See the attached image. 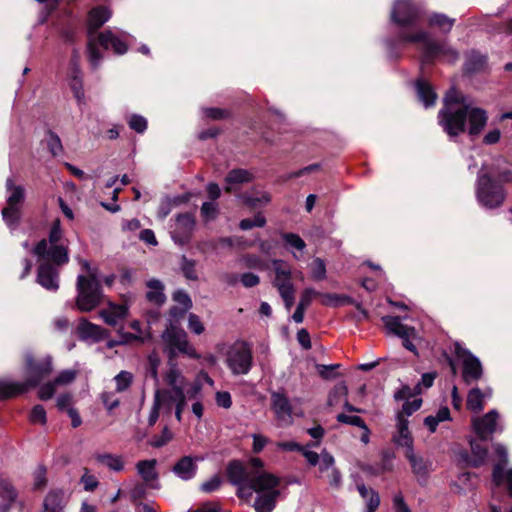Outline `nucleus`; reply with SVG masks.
<instances>
[{
	"label": "nucleus",
	"instance_id": "bb28decb",
	"mask_svg": "<svg viewBox=\"0 0 512 512\" xmlns=\"http://www.w3.org/2000/svg\"><path fill=\"white\" fill-rule=\"evenodd\" d=\"M127 312L128 308L126 305L110 304L108 308L100 312V316L106 324L115 326L126 317Z\"/></svg>",
	"mask_w": 512,
	"mask_h": 512
},
{
	"label": "nucleus",
	"instance_id": "58836bf2",
	"mask_svg": "<svg viewBox=\"0 0 512 512\" xmlns=\"http://www.w3.org/2000/svg\"><path fill=\"white\" fill-rule=\"evenodd\" d=\"M357 489L363 499L367 501V512H374L380 504L379 495L371 488L360 484Z\"/></svg>",
	"mask_w": 512,
	"mask_h": 512
},
{
	"label": "nucleus",
	"instance_id": "49530a36",
	"mask_svg": "<svg viewBox=\"0 0 512 512\" xmlns=\"http://www.w3.org/2000/svg\"><path fill=\"white\" fill-rule=\"evenodd\" d=\"M454 22L455 20L453 18H449L445 14H433L429 18V24L431 26H437L444 32L450 31Z\"/></svg>",
	"mask_w": 512,
	"mask_h": 512
},
{
	"label": "nucleus",
	"instance_id": "c756f323",
	"mask_svg": "<svg viewBox=\"0 0 512 512\" xmlns=\"http://www.w3.org/2000/svg\"><path fill=\"white\" fill-rule=\"evenodd\" d=\"M44 512H63L65 495L62 490L50 491L44 499Z\"/></svg>",
	"mask_w": 512,
	"mask_h": 512
},
{
	"label": "nucleus",
	"instance_id": "c03bdc74",
	"mask_svg": "<svg viewBox=\"0 0 512 512\" xmlns=\"http://www.w3.org/2000/svg\"><path fill=\"white\" fill-rule=\"evenodd\" d=\"M322 298V304L326 306H341L344 304H352L353 300L345 295H339L334 293H326L319 295Z\"/></svg>",
	"mask_w": 512,
	"mask_h": 512
},
{
	"label": "nucleus",
	"instance_id": "412c9836",
	"mask_svg": "<svg viewBox=\"0 0 512 512\" xmlns=\"http://www.w3.org/2000/svg\"><path fill=\"white\" fill-rule=\"evenodd\" d=\"M165 380L167 385L171 387V389H168L169 391L176 394L185 393L187 381L174 360H169V370L166 373Z\"/></svg>",
	"mask_w": 512,
	"mask_h": 512
},
{
	"label": "nucleus",
	"instance_id": "ddd939ff",
	"mask_svg": "<svg viewBox=\"0 0 512 512\" xmlns=\"http://www.w3.org/2000/svg\"><path fill=\"white\" fill-rule=\"evenodd\" d=\"M271 409L279 426L285 427L293 423L292 405L283 390L271 393Z\"/></svg>",
	"mask_w": 512,
	"mask_h": 512
},
{
	"label": "nucleus",
	"instance_id": "774afa93",
	"mask_svg": "<svg viewBox=\"0 0 512 512\" xmlns=\"http://www.w3.org/2000/svg\"><path fill=\"white\" fill-rule=\"evenodd\" d=\"M222 484V479L218 475H214L206 482L202 483L201 490L205 493H211L220 488Z\"/></svg>",
	"mask_w": 512,
	"mask_h": 512
},
{
	"label": "nucleus",
	"instance_id": "423d86ee",
	"mask_svg": "<svg viewBox=\"0 0 512 512\" xmlns=\"http://www.w3.org/2000/svg\"><path fill=\"white\" fill-rule=\"evenodd\" d=\"M272 266L275 273L272 285L277 289L286 310L290 311L295 300V286L292 282L291 266L280 259L273 260Z\"/></svg>",
	"mask_w": 512,
	"mask_h": 512
},
{
	"label": "nucleus",
	"instance_id": "9b49d317",
	"mask_svg": "<svg viewBox=\"0 0 512 512\" xmlns=\"http://www.w3.org/2000/svg\"><path fill=\"white\" fill-rule=\"evenodd\" d=\"M455 354L462 362V378L466 384L469 385L482 377V365L476 356L462 347L459 343H455Z\"/></svg>",
	"mask_w": 512,
	"mask_h": 512
},
{
	"label": "nucleus",
	"instance_id": "de8ad7c7",
	"mask_svg": "<svg viewBox=\"0 0 512 512\" xmlns=\"http://www.w3.org/2000/svg\"><path fill=\"white\" fill-rule=\"evenodd\" d=\"M116 392L121 393L126 391L133 382V374L129 371H121L115 377Z\"/></svg>",
	"mask_w": 512,
	"mask_h": 512
},
{
	"label": "nucleus",
	"instance_id": "f257e3e1",
	"mask_svg": "<svg viewBox=\"0 0 512 512\" xmlns=\"http://www.w3.org/2000/svg\"><path fill=\"white\" fill-rule=\"evenodd\" d=\"M259 458H252L245 466L240 461H232L227 467L229 481L238 487L239 497L250 496L254 491L256 512H272L280 497V479L265 471Z\"/></svg>",
	"mask_w": 512,
	"mask_h": 512
},
{
	"label": "nucleus",
	"instance_id": "864d4df0",
	"mask_svg": "<svg viewBox=\"0 0 512 512\" xmlns=\"http://www.w3.org/2000/svg\"><path fill=\"white\" fill-rule=\"evenodd\" d=\"M47 146L53 156H57L62 153V143L59 136L51 131L48 132L46 138Z\"/></svg>",
	"mask_w": 512,
	"mask_h": 512
},
{
	"label": "nucleus",
	"instance_id": "9d476101",
	"mask_svg": "<svg viewBox=\"0 0 512 512\" xmlns=\"http://www.w3.org/2000/svg\"><path fill=\"white\" fill-rule=\"evenodd\" d=\"M33 253L43 263H50L55 267H60L69 262V246L68 245H48L46 239H42L33 249Z\"/></svg>",
	"mask_w": 512,
	"mask_h": 512
},
{
	"label": "nucleus",
	"instance_id": "6e6d98bb",
	"mask_svg": "<svg viewBox=\"0 0 512 512\" xmlns=\"http://www.w3.org/2000/svg\"><path fill=\"white\" fill-rule=\"evenodd\" d=\"M422 404V399L415 398L412 401H405L402 406V410L397 413V415H403L404 418L408 419L410 415H412L415 411H417Z\"/></svg>",
	"mask_w": 512,
	"mask_h": 512
},
{
	"label": "nucleus",
	"instance_id": "1a4fd4ad",
	"mask_svg": "<svg viewBox=\"0 0 512 512\" xmlns=\"http://www.w3.org/2000/svg\"><path fill=\"white\" fill-rule=\"evenodd\" d=\"M226 363L234 375H245L252 367V352L245 342L235 343L227 353Z\"/></svg>",
	"mask_w": 512,
	"mask_h": 512
},
{
	"label": "nucleus",
	"instance_id": "c9c22d12",
	"mask_svg": "<svg viewBox=\"0 0 512 512\" xmlns=\"http://www.w3.org/2000/svg\"><path fill=\"white\" fill-rule=\"evenodd\" d=\"M404 454L408 459L415 476L418 478H425L429 471L427 462L422 457L416 456L414 449L404 451Z\"/></svg>",
	"mask_w": 512,
	"mask_h": 512
},
{
	"label": "nucleus",
	"instance_id": "13d9d810",
	"mask_svg": "<svg viewBox=\"0 0 512 512\" xmlns=\"http://www.w3.org/2000/svg\"><path fill=\"white\" fill-rule=\"evenodd\" d=\"M320 293L313 288H306L302 291L298 305L307 309L314 298L318 297Z\"/></svg>",
	"mask_w": 512,
	"mask_h": 512
},
{
	"label": "nucleus",
	"instance_id": "5fc2aeb1",
	"mask_svg": "<svg viewBox=\"0 0 512 512\" xmlns=\"http://www.w3.org/2000/svg\"><path fill=\"white\" fill-rule=\"evenodd\" d=\"M317 465H319V472L321 475L328 473L335 466L334 457L327 451H322L321 459Z\"/></svg>",
	"mask_w": 512,
	"mask_h": 512
},
{
	"label": "nucleus",
	"instance_id": "a878e982",
	"mask_svg": "<svg viewBox=\"0 0 512 512\" xmlns=\"http://www.w3.org/2000/svg\"><path fill=\"white\" fill-rule=\"evenodd\" d=\"M5 187L7 193V205L20 208V205L25 200V188L22 185L16 184L12 177H8L6 179Z\"/></svg>",
	"mask_w": 512,
	"mask_h": 512
},
{
	"label": "nucleus",
	"instance_id": "cd10ccee",
	"mask_svg": "<svg viewBox=\"0 0 512 512\" xmlns=\"http://www.w3.org/2000/svg\"><path fill=\"white\" fill-rule=\"evenodd\" d=\"M26 381L16 382L11 380H0V399H8L26 392L29 389Z\"/></svg>",
	"mask_w": 512,
	"mask_h": 512
},
{
	"label": "nucleus",
	"instance_id": "473e14b6",
	"mask_svg": "<svg viewBox=\"0 0 512 512\" xmlns=\"http://www.w3.org/2000/svg\"><path fill=\"white\" fill-rule=\"evenodd\" d=\"M147 288L148 291L146 293V298L150 303L155 305H162L165 302L166 296L163 292L164 286L159 280H149L147 282Z\"/></svg>",
	"mask_w": 512,
	"mask_h": 512
},
{
	"label": "nucleus",
	"instance_id": "7c9ffc66",
	"mask_svg": "<svg viewBox=\"0 0 512 512\" xmlns=\"http://www.w3.org/2000/svg\"><path fill=\"white\" fill-rule=\"evenodd\" d=\"M175 395L176 393L168 389L157 390L154 394L153 404L162 410L163 413L171 414L175 404Z\"/></svg>",
	"mask_w": 512,
	"mask_h": 512
},
{
	"label": "nucleus",
	"instance_id": "f03ea898",
	"mask_svg": "<svg viewBox=\"0 0 512 512\" xmlns=\"http://www.w3.org/2000/svg\"><path fill=\"white\" fill-rule=\"evenodd\" d=\"M467 120L469 135L477 136L488 117L485 110L472 107L459 91L451 88L445 95L444 107L439 111V123L450 137H455L465 131Z\"/></svg>",
	"mask_w": 512,
	"mask_h": 512
},
{
	"label": "nucleus",
	"instance_id": "a18cd8bd",
	"mask_svg": "<svg viewBox=\"0 0 512 512\" xmlns=\"http://www.w3.org/2000/svg\"><path fill=\"white\" fill-rule=\"evenodd\" d=\"M241 262L245 267L250 269H258V270H267L269 268V264L267 261L263 260L257 255L254 254H246L242 256Z\"/></svg>",
	"mask_w": 512,
	"mask_h": 512
},
{
	"label": "nucleus",
	"instance_id": "0eeeda50",
	"mask_svg": "<svg viewBox=\"0 0 512 512\" xmlns=\"http://www.w3.org/2000/svg\"><path fill=\"white\" fill-rule=\"evenodd\" d=\"M476 197L482 206L494 209L503 204L506 193L503 186L496 183L487 173H479Z\"/></svg>",
	"mask_w": 512,
	"mask_h": 512
},
{
	"label": "nucleus",
	"instance_id": "09e8293b",
	"mask_svg": "<svg viewBox=\"0 0 512 512\" xmlns=\"http://www.w3.org/2000/svg\"><path fill=\"white\" fill-rule=\"evenodd\" d=\"M486 58L478 52L472 51L466 60L465 67L467 71L473 72L481 69L485 64Z\"/></svg>",
	"mask_w": 512,
	"mask_h": 512
},
{
	"label": "nucleus",
	"instance_id": "4d7b16f0",
	"mask_svg": "<svg viewBox=\"0 0 512 512\" xmlns=\"http://www.w3.org/2000/svg\"><path fill=\"white\" fill-rule=\"evenodd\" d=\"M77 376V371L67 369L62 371L53 381L56 386H64L72 383Z\"/></svg>",
	"mask_w": 512,
	"mask_h": 512
},
{
	"label": "nucleus",
	"instance_id": "338daca9",
	"mask_svg": "<svg viewBox=\"0 0 512 512\" xmlns=\"http://www.w3.org/2000/svg\"><path fill=\"white\" fill-rule=\"evenodd\" d=\"M129 126L138 133H143L147 128V120L140 115H132L129 119Z\"/></svg>",
	"mask_w": 512,
	"mask_h": 512
},
{
	"label": "nucleus",
	"instance_id": "37998d69",
	"mask_svg": "<svg viewBox=\"0 0 512 512\" xmlns=\"http://www.w3.org/2000/svg\"><path fill=\"white\" fill-rule=\"evenodd\" d=\"M48 245H68L69 242L63 236V231L61 229L60 220L56 219L49 232V237L47 239Z\"/></svg>",
	"mask_w": 512,
	"mask_h": 512
},
{
	"label": "nucleus",
	"instance_id": "a19ab883",
	"mask_svg": "<svg viewBox=\"0 0 512 512\" xmlns=\"http://www.w3.org/2000/svg\"><path fill=\"white\" fill-rule=\"evenodd\" d=\"M483 440H471L470 441V446H471V451H472V455H473V465L474 466H479L481 464H483L487 458V448L486 446L482 443Z\"/></svg>",
	"mask_w": 512,
	"mask_h": 512
},
{
	"label": "nucleus",
	"instance_id": "39448f33",
	"mask_svg": "<svg viewBox=\"0 0 512 512\" xmlns=\"http://www.w3.org/2000/svg\"><path fill=\"white\" fill-rule=\"evenodd\" d=\"M77 292L76 305L83 312L93 310L101 303L103 297L100 281L96 274L90 277L79 275L77 277Z\"/></svg>",
	"mask_w": 512,
	"mask_h": 512
},
{
	"label": "nucleus",
	"instance_id": "20e7f679",
	"mask_svg": "<svg viewBox=\"0 0 512 512\" xmlns=\"http://www.w3.org/2000/svg\"><path fill=\"white\" fill-rule=\"evenodd\" d=\"M401 41L423 43V62L429 63L436 58L444 59L447 62H455L458 59V53L444 43L432 41L429 34L419 30L415 33H401L399 36Z\"/></svg>",
	"mask_w": 512,
	"mask_h": 512
},
{
	"label": "nucleus",
	"instance_id": "8fccbe9b",
	"mask_svg": "<svg viewBox=\"0 0 512 512\" xmlns=\"http://www.w3.org/2000/svg\"><path fill=\"white\" fill-rule=\"evenodd\" d=\"M311 278L315 281H321L326 278V266L322 259L316 258L310 264Z\"/></svg>",
	"mask_w": 512,
	"mask_h": 512
},
{
	"label": "nucleus",
	"instance_id": "393cba45",
	"mask_svg": "<svg viewBox=\"0 0 512 512\" xmlns=\"http://www.w3.org/2000/svg\"><path fill=\"white\" fill-rule=\"evenodd\" d=\"M384 325L389 333L402 337H415L416 330L414 327H409L401 323L399 317L386 316L382 318Z\"/></svg>",
	"mask_w": 512,
	"mask_h": 512
},
{
	"label": "nucleus",
	"instance_id": "79ce46f5",
	"mask_svg": "<svg viewBox=\"0 0 512 512\" xmlns=\"http://www.w3.org/2000/svg\"><path fill=\"white\" fill-rule=\"evenodd\" d=\"M1 213L4 222L10 229L13 230L18 226L20 220L19 207L6 205V207L2 209Z\"/></svg>",
	"mask_w": 512,
	"mask_h": 512
},
{
	"label": "nucleus",
	"instance_id": "6ab92c4d",
	"mask_svg": "<svg viewBox=\"0 0 512 512\" xmlns=\"http://www.w3.org/2000/svg\"><path fill=\"white\" fill-rule=\"evenodd\" d=\"M71 69H70V88L74 93V97L77 99L78 103L84 102V91H83V83H82V73L79 68V55L76 51H74L71 59Z\"/></svg>",
	"mask_w": 512,
	"mask_h": 512
},
{
	"label": "nucleus",
	"instance_id": "5701e85b",
	"mask_svg": "<svg viewBox=\"0 0 512 512\" xmlns=\"http://www.w3.org/2000/svg\"><path fill=\"white\" fill-rule=\"evenodd\" d=\"M157 461L155 459L141 460L136 464V470L142 480L151 488H155L158 480L156 470Z\"/></svg>",
	"mask_w": 512,
	"mask_h": 512
},
{
	"label": "nucleus",
	"instance_id": "7ed1b4c3",
	"mask_svg": "<svg viewBox=\"0 0 512 512\" xmlns=\"http://www.w3.org/2000/svg\"><path fill=\"white\" fill-rule=\"evenodd\" d=\"M111 12L104 6L94 7L89 11L87 20V52L91 65L99 66L103 55L98 46L105 50L112 48L116 54L122 55L127 51V45L112 31L107 30L98 33L97 30L110 18Z\"/></svg>",
	"mask_w": 512,
	"mask_h": 512
},
{
	"label": "nucleus",
	"instance_id": "f8f14e48",
	"mask_svg": "<svg viewBox=\"0 0 512 512\" xmlns=\"http://www.w3.org/2000/svg\"><path fill=\"white\" fill-rule=\"evenodd\" d=\"M25 360L27 372V379L25 381L30 388L37 386L43 378L52 372V359L50 356L37 360L31 354H27Z\"/></svg>",
	"mask_w": 512,
	"mask_h": 512
},
{
	"label": "nucleus",
	"instance_id": "69168bd1",
	"mask_svg": "<svg viewBox=\"0 0 512 512\" xmlns=\"http://www.w3.org/2000/svg\"><path fill=\"white\" fill-rule=\"evenodd\" d=\"M30 421L34 424L46 423V411L42 405H35L30 413Z\"/></svg>",
	"mask_w": 512,
	"mask_h": 512
},
{
	"label": "nucleus",
	"instance_id": "c85d7f7f",
	"mask_svg": "<svg viewBox=\"0 0 512 512\" xmlns=\"http://www.w3.org/2000/svg\"><path fill=\"white\" fill-rule=\"evenodd\" d=\"M495 453L501 458V461L493 468L492 481L496 487H499L503 483V470L508 462V452L505 446L498 443L495 445Z\"/></svg>",
	"mask_w": 512,
	"mask_h": 512
},
{
	"label": "nucleus",
	"instance_id": "603ef678",
	"mask_svg": "<svg viewBox=\"0 0 512 512\" xmlns=\"http://www.w3.org/2000/svg\"><path fill=\"white\" fill-rule=\"evenodd\" d=\"M347 394V386L344 383L337 384L329 394L328 404L331 406L337 404L339 399L346 398Z\"/></svg>",
	"mask_w": 512,
	"mask_h": 512
},
{
	"label": "nucleus",
	"instance_id": "ea45409f",
	"mask_svg": "<svg viewBox=\"0 0 512 512\" xmlns=\"http://www.w3.org/2000/svg\"><path fill=\"white\" fill-rule=\"evenodd\" d=\"M450 419V411L447 407L440 408L435 416L430 415L424 419V425L429 429L431 433L436 431V428L440 422Z\"/></svg>",
	"mask_w": 512,
	"mask_h": 512
},
{
	"label": "nucleus",
	"instance_id": "e433bc0d",
	"mask_svg": "<svg viewBox=\"0 0 512 512\" xmlns=\"http://www.w3.org/2000/svg\"><path fill=\"white\" fill-rule=\"evenodd\" d=\"M95 459L98 463L108 467L110 470L115 472H120L124 468L122 457L118 455L110 453L97 454Z\"/></svg>",
	"mask_w": 512,
	"mask_h": 512
},
{
	"label": "nucleus",
	"instance_id": "6e6552de",
	"mask_svg": "<svg viewBox=\"0 0 512 512\" xmlns=\"http://www.w3.org/2000/svg\"><path fill=\"white\" fill-rule=\"evenodd\" d=\"M162 339L169 360H174L178 352L186 354L191 358L199 357L195 349L189 345L186 332L174 324H170L166 328L162 333Z\"/></svg>",
	"mask_w": 512,
	"mask_h": 512
},
{
	"label": "nucleus",
	"instance_id": "4be33fe9",
	"mask_svg": "<svg viewBox=\"0 0 512 512\" xmlns=\"http://www.w3.org/2000/svg\"><path fill=\"white\" fill-rule=\"evenodd\" d=\"M198 457L183 456L173 466L172 471L182 480L192 479L197 471Z\"/></svg>",
	"mask_w": 512,
	"mask_h": 512
},
{
	"label": "nucleus",
	"instance_id": "680f3d73",
	"mask_svg": "<svg viewBox=\"0 0 512 512\" xmlns=\"http://www.w3.org/2000/svg\"><path fill=\"white\" fill-rule=\"evenodd\" d=\"M218 214L217 204L214 202H204L201 206V215L202 217L209 221L216 218Z\"/></svg>",
	"mask_w": 512,
	"mask_h": 512
},
{
	"label": "nucleus",
	"instance_id": "4c0bfd02",
	"mask_svg": "<svg viewBox=\"0 0 512 512\" xmlns=\"http://www.w3.org/2000/svg\"><path fill=\"white\" fill-rule=\"evenodd\" d=\"M173 300L179 305H181V309H179L178 307L171 308L170 314L173 317L182 316L192 306V301L189 295L182 290L176 291L173 294Z\"/></svg>",
	"mask_w": 512,
	"mask_h": 512
},
{
	"label": "nucleus",
	"instance_id": "3c124183",
	"mask_svg": "<svg viewBox=\"0 0 512 512\" xmlns=\"http://www.w3.org/2000/svg\"><path fill=\"white\" fill-rule=\"evenodd\" d=\"M265 223H266L265 217L262 214L258 213L253 218H247V219L241 220L239 223V227L242 230H249L254 227H263L265 225Z\"/></svg>",
	"mask_w": 512,
	"mask_h": 512
},
{
	"label": "nucleus",
	"instance_id": "bf43d9fd",
	"mask_svg": "<svg viewBox=\"0 0 512 512\" xmlns=\"http://www.w3.org/2000/svg\"><path fill=\"white\" fill-rule=\"evenodd\" d=\"M172 438H173V433L167 427H165L162 430L161 435L154 436L152 438L150 444H151V446H153L155 448H160V447L165 446L169 441L172 440Z\"/></svg>",
	"mask_w": 512,
	"mask_h": 512
},
{
	"label": "nucleus",
	"instance_id": "2eb2a0df",
	"mask_svg": "<svg viewBox=\"0 0 512 512\" xmlns=\"http://www.w3.org/2000/svg\"><path fill=\"white\" fill-rule=\"evenodd\" d=\"M194 226L195 219L193 215L189 213L179 215L171 232L173 240L180 245L187 244L192 236Z\"/></svg>",
	"mask_w": 512,
	"mask_h": 512
},
{
	"label": "nucleus",
	"instance_id": "a211bd4d",
	"mask_svg": "<svg viewBox=\"0 0 512 512\" xmlns=\"http://www.w3.org/2000/svg\"><path fill=\"white\" fill-rule=\"evenodd\" d=\"M37 282L45 289L57 291L59 288V270L50 263H41L38 267Z\"/></svg>",
	"mask_w": 512,
	"mask_h": 512
},
{
	"label": "nucleus",
	"instance_id": "f704fd0d",
	"mask_svg": "<svg viewBox=\"0 0 512 512\" xmlns=\"http://www.w3.org/2000/svg\"><path fill=\"white\" fill-rule=\"evenodd\" d=\"M416 90L420 101L425 107H430L435 104L437 95L428 82L422 79L418 80L416 82Z\"/></svg>",
	"mask_w": 512,
	"mask_h": 512
},
{
	"label": "nucleus",
	"instance_id": "e2e57ef3",
	"mask_svg": "<svg viewBox=\"0 0 512 512\" xmlns=\"http://www.w3.org/2000/svg\"><path fill=\"white\" fill-rule=\"evenodd\" d=\"M271 197L267 192H261L259 196H250L245 198V202L253 208L266 205L270 202Z\"/></svg>",
	"mask_w": 512,
	"mask_h": 512
},
{
	"label": "nucleus",
	"instance_id": "f3484780",
	"mask_svg": "<svg viewBox=\"0 0 512 512\" xmlns=\"http://www.w3.org/2000/svg\"><path fill=\"white\" fill-rule=\"evenodd\" d=\"M392 440L398 447L404 448L405 451L414 449V439L409 430V421L403 415H396L395 432Z\"/></svg>",
	"mask_w": 512,
	"mask_h": 512
},
{
	"label": "nucleus",
	"instance_id": "b1692460",
	"mask_svg": "<svg viewBox=\"0 0 512 512\" xmlns=\"http://www.w3.org/2000/svg\"><path fill=\"white\" fill-rule=\"evenodd\" d=\"M253 180V174L246 169H233L228 172L225 177L226 192H233L242 184L249 183Z\"/></svg>",
	"mask_w": 512,
	"mask_h": 512
},
{
	"label": "nucleus",
	"instance_id": "72a5a7b5",
	"mask_svg": "<svg viewBox=\"0 0 512 512\" xmlns=\"http://www.w3.org/2000/svg\"><path fill=\"white\" fill-rule=\"evenodd\" d=\"M491 396V390L482 392L479 388H473L467 396V408L474 412H480L484 408V399Z\"/></svg>",
	"mask_w": 512,
	"mask_h": 512
},
{
	"label": "nucleus",
	"instance_id": "4468645a",
	"mask_svg": "<svg viewBox=\"0 0 512 512\" xmlns=\"http://www.w3.org/2000/svg\"><path fill=\"white\" fill-rule=\"evenodd\" d=\"M419 17V8L410 0H397L391 12V19L399 26H409Z\"/></svg>",
	"mask_w": 512,
	"mask_h": 512
},
{
	"label": "nucleus",
	"instance_id": "052dcab7",
	"mask_svg": "<svg viewBox=\"0 0 512 512\" xmlns=\"http://www.w3.org/2000/svg\"><path fill=\"white\" fill-rule=\"evenodd\" d=\"M337 421L340 422V423H343V424H348V425H352V426H357V427H365V422L364 420L359 417V416H356V415H347V414H344V413H340L337 415Z\"/></svg>",
	"mask_w": 512,
	"mask_h": 512
},
{
	"label": "nucleus",
	"instance_id": "2f4dec72",
	"mask_svg": "<svg viewBox=\"0 0 512 512\" xmlns=\"http://www.w3.org/2000/svg\"><path fill=\"white\" fill-rule=\"evenodd\" d=\"M77 332L79 334V337L83 340L91 339L94 341H98L102 338V328L85 319L80 320L77 327Z\"/></svg>",
	"mask_w": 512,
	"mask_h": 512
},
{
	"label": "nucleus",
	"instance_id": "0e129e2a",
	"mask_svg": "<svg viewBox=\"0 0 512 512\" xmlns=\"http://www.w3.org/2000/svg\"><path fill=\"white\" fill-rule=\"evenodd\" d=\"M282 237L288 245H290L291 247H293L297 250L302 251L306 247V244L303 241V239L297 234L285 233V234H283Z\"/></svg>",
	"mask_w": 512,
	"mask_h": 512
},
{
	"label": "nucleus",
	"instance_id": "dca6fc26",
	"mask_svg": "<svg viewBox=\"0 0 512 512\" xmlns=\"http://www.w3.org/2000/svg\"><path fill=\"white\" fill-rule=\"evenodd\" d=\"M499 414L496 410H491L483 417H475L472 419L474 432L480 440H487L497 429V420Z\"/></svg>",
	"mask_w": 512,
	"mask_h": 512
},
{
	"label": "nucleus",
	"instance_id": "aec40b11",
	"mask_svg": "<svg viewBox=\"0 0 512 512\" xmlns=\"http://www.w3.org/2000/svg\"><path fill=\"white\" fill-rule=\"evenodd\" d=\"M18 498V492L12 482L0 476V512H9Z\"/></svg>",
	"mask_w": 512,
	"mask_h": 512
}]
</instances>
